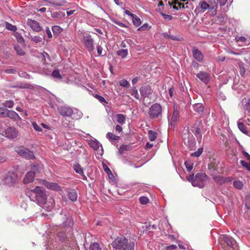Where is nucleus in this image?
Segmentation results:
<instances>
[{
    "label": "nucleus",
    "mask_w": 250,
    "mask_h": 250,
    "mask_svg": "<svg viewBox=\"0 0 250 250\" xmlns=\"http://www.w3.org/2000/svg\"><path fill=\"white\" fill-rule=\"evenodd\" d=\"M240 163L243 167H245L248 170L250 171V166L248 163L244 160L240 161Z\"/></svg>",
    "instance_id": "nucleus-55"
},
{
    "label": "nucleus",
    "mask_w": 250,
    "mask_h": 250,
    "mask_svg": "<svg viewBox=\"0 0 250 250\" xmlns=\"http://www.w3.org/2000/svg\"><path fill=\"white\" fill-rule=\"evenodd\" d=\"M178 0H172V1H168L169 5L172 8L177 10L185 8L184 4L178 1Z\"/></svg>",
    "instance_id": "nucleus-22"
},
{
    "label": "nucleus",
    "mask_w": 250,
    "mask_h": 250,
    "mask_svg": "<svg viewBox=\"0 0 250 250\" xmlns=\"http://www.w3.org/2000/svg\"><path fill=\"white\" fill-rule=\"evenodd\" d=\"M49 3L55 6H62L65 2L64 0H49L47 1Z\"/></svg>",
    "instance_id": "nucleus-30"
},
{
    "label": "nucleus",
    "mask_w": 250,
    "mask_h": 250,
    "mask_svg": "<svg viewBox=\"0 0 250 250\" xmlns=\"http://www.w3.org/2000/svg\"><path fill=\"white\" fill-rule=\"evenodd\" d=\"M113 250H134V243L128 242V240L124 236L117 237L111 244Z\"/></svg>",
    "instance_id": "nucleus-2"
},
{
    "label": "nucleus",
    "mask_w": 250,
    "mask_h": 250,
    "mask_svg": "<svg viewBox=\"0 0 250 250\" xmlns=\"http://www.w3.org/2000/svg\"><path fill=\"white\" fill-rule=\"evenodd\" d=\"M196 77L205 84H208L211 79L210 74L203 71H200L196 74Z\"/></svg>",
    "instance_id": "nucleus-9"
},
{
    "label": "nucleus",
    "mask_w": 250,
    "mask_h": 250,
    "mask_svg": "<svg viewBox=\"0 0 250 250\" xmlns=\"http://www.w3.org/2000/svg\"><path fill=\"white\" fill-rule=\"evenodd\" d=\"M89 145L92 147L94 150H98L100 147H101V151L103 152V147L102 145L96 139L91 140L89 141Z\"/></svg>",
    "instance_id": "nucleus-23"
},
{
    "label": "nucleus",
    "mask_w": 250,
    "mask_h": 250,
    "mask_svg": "<svg viewBox=\"0 0 250 250\" xmlns=\"http://www.w3.org/2000/svg\"><path fill=\"white\" fill-rule=\"evenodd\" d=\"M233 185L236 188L238 189H242L243 187L242 182L239 180L234 181Z\"/></svg>",
    "instance_id": "nucleus-42"
},
{
    "label": "nucleus",
    "mask_w": 250,
    "mask_h": 250,
    "mask_svg": "<svg viewBox=\"0 0 250 250\" xmlns=\"http://www.w3.org/2000/svg\"><path fill=\"white\" fill-rule=\"evenodd\" d=\"M95 97L102 103H106L105 99L101 96L96 95Z\"/></svg>",
    "instance_id": "nucleus-61"
},
{
    "label": "nucleus",
    "mask_w": 250,
    "mask_h": 250,
    "mask_svg": "<svg viewBox=\"0 0 250 250\" xmlns=\"http://www.w3.org/2000/svg\"><path fill=\"white\" fill-rule=\"evenodd\" d=\"M213 180L218 185H221L226 182V179L220 176H213Z\"/></svg>",
    "instance_id": "nucleus-25"
},
{
    "label": "nucleus",
    "mask_w": 250,
    "mask_h": 250,
    "mask_svg": "<svg viewBox=\"0 0 250 250\" xmlns=\"http://www.w3.org/2000/svg\"><path fill=\"white\" fill-rule=\"evenodd\" d=\"M73 168L76 173L81 175L83 174V170L81 166L79 164H76L74 165L73 166Z\"/></svg>",
    "instance_id": "nucleus-37"
},
{
    "label": "nucleus",
    "mask_w": 250,
    "mask_h": 250,
    "mask_svg": "<svg viewBox=\"0 0 250 250\" xmlns=\"http://www.w3.org/2000/svg\"><path fill=\"white\" fill-rule=\"evenodd\" d=\"M52 30L54 34L58 35L62 32V29L60 26L54 25L52 26Z\"/></svg>",
    "instance_id": "nucleus-36"
},
{
    "label": "nucleus",
    "mask_w": 250,
    "mask_h": 250,
    "mask_svg": "<svg viewBox=\"0 0 250 250\" xmlns=\"http://www.w3.org/2000/svg\"><path fill=\"white\" fill-rule=\"evenodd\" d=\"M160 14L163 17V18L167 21H169L171 20L173 18V17L172 16L164 14L162 12H161Z\"/></svg>",
    "instance_id": "nucleus-51"
},
{
    "label": "nucleus",
    "mask_w": 250,
    "mask_h": 250,
    "mask_svg": "<svg viewBox=\"0 0 250 250\" xmlns=\"http://www.w3.org/2000/svg\"><path fill=\"white\" fill-rule=\"evenodd\" d=\"M42 184L48 189L55 191L61 190V186L56 183L49 182L45 180L42 181Z\"/></svg>",
    "instance_id": "nucleus-12"
},
{
    "label": "nucleus",
    "mask_w": 250,
    "mask_h": 250,
    "mask_svg": "<svg viewBox=\"0 0 250 250\" xmlns=\"http://www.w3.org/2000/svg\"><path fill=\"white\" fill-rule=\"evenodd\" d=\"M131 95L134 96L136 99H139V95L135 87H132Z\"/></svg>",
    "instance_id": "nucleus-47"
},
{
    "label": "nucleus",
    "mask_w": 250,
    "mask_h": 250,
    "mask_svg": "<svg viewBox=\"0 0 250 250\" xmlns=\"http://www.w3.org/2000/svg\"><path fill=\"white\" fill-rule=\"evenodd\" d=\"M32 124L35 130L38 131H42V128L36 122H33Z\"/></svg>",
    "instance_id": "nucleus-58"
},
{
    "label": "nucleus",
    "mask_w": 250,
    "mask_h": 250,
    "mask_svg": "<svg viewBox=\"0 0 250 250\" xmlns=\"http://www.w3.org/2000/svg\"><path fill=\"white\" fill-rule=\"evenodd\" d=\"M14 49L16 51L17 54L20 56H22L24 54V52L22 49L18 45H14Z\"/></svg>",
    "instance_id": "nucleus-43"
},
{
    "label": "nucleus",
    "mask_w": 250,
    "mask_h": 250,
    "mask_svg": "<svg viewBox=\"0 0 250 250\" xmlns=\"http://www.w3.org/2000/svg\"><path fill=\"white\" fill-rule=\"evenodd\" d=\"M185 166L186 167V168H187L188 171L189 172L190 171H191L192 170V165H191L189 163H188V162H185Z\"/></svg>",
    "instance_id": "nucleus-59"
},
{
    "label": "nucleus",
    "mask_w": 250,
    "mask_h": 250,
    "mask_svg": "<svg viewBox=\"0 0 250 250\" xmlns=\"http://www.w3.org/2000/svg\"><path fill=\"white\" fill-rule=\"evenodd\" d=\"M139 201L142 205H146L149 202L148 198L145 196H142L139 198Z\"/></svg>",
    "instance_id": "nucleus-49"
},
{
    "label": "nucleus",
    "mask_w": 250,
    "mask_h": 250,
    "mask_svg": "<svg viewBox=\"0 0 250 250\" xmlns=\"http://www.w3.org/2000/svg\"><path fill=\"white\" fill-rule=\"evenodd\" d=\"M233 2V0H218L220 7L224 6L226 4H227V7L230 6Z\"/></svg>",
    "instance_id": "nucleus-35"
},
{
    "label": "nucleus",
    "mask_w": 250,
    "mask_h": 250,
    "mask_svg": "<svg viewBox=\"0 0 250 250\" xmlns=\"http://www.w3.org/2000/svg\"><path fill=\"white\" fill-rule=\"evenodd\" d=\"M120 85L123 87H128L129 86V82L125 80H122L119 82Z\"/></svg>",
    "instance_id": "nucleus-50"
},
{
    "label": "nucleus",
    "mask_w": 250,
    "mask_h": 250,
    "mask_svg": "<svg viewBox=\"0 0 250 250\" xmlns=\"http://www.w3.org/2000/svg\"><path fill=\"white\" fill-rule=\"evenodd\" d=\"M179 112L176 110H174L172 117L170 119V124L171 125L174 124L179 119Z\"/></svg>",
    "instance_id": "nucleus-26"
},
{
    "label": "nucleus",
    "mask_w": 250,
    "mask_h": 250,
    "mask_svg": "<svg viewBox=\"0 0 250 250\" xmlns=\"http://www.w3.org/2000/svg\"><path fill=\"white\" fill-rule=\"evenodd\" d=\"M68 197L70 200L74 202L77 199V193L74 189H71L68 192Z\"/></svg>",
    "instance_id": "nucleus-24"
},
{
    "label": "nucleus",
    "mask_w": 250,
    "mask_h": 250,
    "mask_svg": "<svg viewBox=\"0 0 250 250\" xmlns=\"http://www.w3.org/2000/svg\"><path fill=\"white\" fill-rule=\"evenodd\" d=\"M16 151L19 155L26 159H33L35 158L33 152L23 147H19Z\"/></svg>",
    "instance_id": "nucleus-7"
},
{
    "label": "nucleus",
    "mask_w": 250,
    "mask_h": 250,
    "mask_svg": "<svg viewBox=\"0 0 250 250\" xmlns=\"http://www.w3.org/2000/svg\"><path fill=\"white\" fill-rule=\"evenodd\" d=\"M116 53L118 56L121 57L122 58H125L128 55V50L127 49H121L117 51Z\"/></svg>",
    "instance_id": "nucleus-34"
},
{
    "label": "nucleus",
    "mask_w": 250,
    "mask_h": 250,
    "mask_svg": "<svg viewBox=\"0 0 250 250\" xmlns=\"http://www.w3.org/2000/svg\"><path fill=\"white\" fill-rule=\"evenodd\" d=\"M162 107L160 104L154 103L149 108L148 114L152 119H161L162 117Z\"/></svg>",
    "instance_id": "nucleus-6"
},
{
    "label": "nucleus",
    "mask_w": 250,
    "mask_h": 250,
    "mask_svg": "<svg viewBox=\"0 0 250 250\" xmlns=\"http://www.w3.org/2000/svg\"><path fill=\"white\" fill-rule=\"evenodd\" d=\"M246 207L250 209V194H248L246 196Z\"/></svg>",
    "instance_id": "nucleus-57"
},
{
    "label": "nucleus",
    "mask_w": 250,
    "mask_h": 250,
    "mask_svg": "<svg viewBox=\"0 0 250 250\" xmlns=\"http://www.w3.org/2000/svg\"><path fill=\"white\" fill-rule=\"evenodd\" d=\"M242 153L244 158L246 159L247 161H249L250 163V154L246 152L245 150L242 151Z\"/></svg>",
    "instance_id": "nucleus-60"
},
{
    "label": "nucleus",
    "mask_w": 250,
    "mask_h": 250,
    "mask_svg": "<svg viewBox=\"0 0 250 250\" xmlns=\"http://www.w3.org/2000/svg\"><path fill=\"white\" fill-rule=\"evenodd\" d=\"M106 137L107 139L110 140H118L119 139V136H117L111 132H108L106 134Z\"/></svg>",
    "instance_id": "nucleus-39"
},
{
    "label": "nucleus",
    "mask_w": 250,
    "mask_h": 250,
    "mask_svg": "<svg viewBox=\"0 0 250 250\" xmlns=\"http://www.w3.org/2000/svg\"><path fill=\"white\" fill-rule=\"evenodd\" d=\"M192 55L193 58L200 62H202L203 61L204 55L197 48H193L192 50Z\"/></svg>",
    "instance_id": "nucleus-14"
},
{
    "label": "nucleus",
    "mask_w": 250,
    "mask_h": 250,
    "mask_svg": "<svg viewBox=\"0 0 250 250\" xmlns=\"http://www.w3.org/2000/svg\"><path fill=\"white\" fill-rule=\"evenodd\" d=\"M65 15V12L60 11L51 13V17L53 18H61L64 17Z\"/></svg>",
    "instance_id": "nucleus-29"
},
{
    "label": "nucleus",
    "mask_w": 250,
    "mask_h": 250,
    "mask_svg": "<svg viewBox=\"0 0 250 250\" xmlns=\"http://www.w3.org/2000/svg\"><path fill=\"white\" fill-rule=\"evenodd\" d=\"M3 105L8 108H12L14 105V102L12 100L6 101L3 103Z\"/></svg>",
    "instance_id": "nucleus-48"
},
{
    "label": "nucleus",
    "mask_w": 250,
    "mask_h": 250,
    "mask_svg": "<svg viewBox=\"0 0 250 250\" xmlns=\"http://www.w3.org/2000/svg\"><path fill=\"white\" fill-rule=\"evenodd\" d=\"M14 36L16 38L17 41L20 43H23L24 40L22 36L18 32H15L14 33Z\"/></svg>",
    "instance_id": "nucleus-45"
},
{
    "label": "nucleus",
    "mask_w": 250,
    "mask_h": 250,
    "mask_svg": "<svg viewBox=\"0 0 250 250\" xmlns=\"http://www.w3.org/2000/svg\"><path fill=\"white\" fill-rule=\"evenodd\" d=\"M54 200L51 199L50 201L48 202L44 201L42 205H40L39 206L42 207L44 209L47 211H50L54 208Z\"/></svg>",
    "instance_id": "nucleus-16"
},
{
    "label": "nucleus",
    "mask_w": 250,
    "mask_h": 250,
    "mask_svg": "<svg viewBox=\"0 0 250 250\" xmlns=\"http://www.w3.org/2000/svg\"><path fill=\"white\" fill-rule=\"evenodd\" d=\"M218 9V0H206L199 2V5L194 10L195 13L204 12L207 10L209 11L210 14L215 16L217 14Z\"/></svg>",
    "instance_id": "nucleus-1"
},
{
    "label": "nucleus",
    "mask_w": 250,
    "mask_h": 250,
    "mask_svg": "<svg viewBox=\"0 0 250 250\" xmlns=\"http://www.w3.org/2000/svg\"><path fill=\"white\" fill-rule=\"evenodd\" d=\"M4 72L7 74H15L17 72V69L15 68L6 69L4 70Z\"/></svg>",
    "instance_id": "nucleus-52"
},
{
    "label": "nucleus",
    "mask_w": 250,
    "mask_h": 250,
    "mask_svg": "<svg viewBox=\"0 0 250 250\" xmlns=\"http://www.w3.org/2000/svg\"><path fill=\"white\" fill-rule=\"evenodd\" d=\"M151 26H149L147 23H145L141 27L138 28V30H146L150 28Z\"/></svg>",
    "instance_id": "nucleus-56"
},
{
    "label": "nucleus",
    "mask_w": 250,
    "mask_h": 250,
    "mask_svg": "<svg viewBox=\"0 0 250 250\" xmlns=\"http://www.w3.org/2000/svg\"><path fill=\"white\" fill-rule=\"evenodd\" d=\"M52 76L57 79H62V77L60 73L59 70H54L52 73Z\"/></svg>",
    "instance_id": "nucleus-46"
},
{
    "label": "nucleus",
    "mask_w": 250,
    "mask_h": 250,
    "mask_svg": "<svg viewBox=\"0 0 250 250\" xmlns=\"http://www.w3.org/2000/svg\"><path fill=\"white\" fill-rule=\"evenodd\" d=\"M82 42L84 47L89 52L94 50V40L91 35L87 32H82Z\"/></svg>",
    "instance_id": "nucleus-5"
},
{
    "label": "nucleus",
    "mask_w": 250,
    "mask_h": 250,
    "mask_svg": "<svg viewBox=\"0 0 250 250\" xmlns=\"http://www.w3.org/2000/svg\"><path fill=\"white\" fill-rule=\"evenodd\" d=\"M35 177V172H28L23 179V183L25 184H29L33 181Z\"/></svg>",
    "instance_id": "nucleus-21"
},
{
    "label": "nucleus",
    "mask_w": 250,
    "mask_h": 250,
    "mask_svg": "<svg viewBox=\"0 0 250 250\" xmlns=\"http://www.w3.org/2000/svg\"><path fill=\"white\" fill-rule=\"evenodd\" d=\"M4 116H5V117H8L15 120L20 119V117L17 112L14 110H9L7 109H6L5 113Z\"/></svg>",
    "instance_id": "nucleus-18"
},
{
    "label": "nucleus",
    "mask_w": 250,
    "mask_h": 250,
    "mask_svg": "<svg viewBox=\"0 0 250 250\" xmlns=\"http://www.w3.org/2000/svg\"><path fill=\"white\" fill-rule=\"evenodd\" d=\"M60 114L63 117H70L73 115L74 111L68 106H61L58 108Z\"/></svg>",
    "instance_id": "nucleus-10"
},
{
    "label": "nucleus",
    "mask_w": 250,
    "mask_h": 250,
    "mask_svg": "<svg viewBox=\"0 0 250 250\" xmlns=\"http://www.w3.org/2000/svg\"><path fill=\"white\" fill-rule=\"evenodd\" d=\"M29 198L39 205H42L46 201V195L43 188L37 186L30 192Z\"/></svg>",
    "instance_id": "nucleus-4"
},
{
    "label": "nucleus",
    "mask_w": 250,
    "mask_h": 250,
    "mask_svg": "<svg viewBox=\"0 0 250 250\" xmlns=\"http://www.w3.org/2000/svg\"><path fill=\"white\" fill-rule=\"evenodd\" d=\"M73 115V116L72 118L76 120L80 119L83 117V113L77 109H75V111H74Z\"/></svg>",
    "instance_id": "nucleus-28"
},
{
    "label": "nucleus",
    "mask_w": 250,
    "mask_h": 250,
    "mask_svg": "<svg viewBox=\"0 0 250 250\" xmlns=\"http://www.w3.org/2000/svg\"><path fill=\"white\" fill-rule=\"evenodd\" d=\"M127 146L122 145L120 146L119 151L120 154H123L127 149Z\"/></svg>",
    "instance_id": "nucleus-63"
},
{
    "label": "nucleus",
    "mask_w": 250,
    "mask_h": 250,
    "mask_svg": "<svg viewBox=\"0 0 250 250\" xmlns=\"http://www.w3.org/2000/svg\"><path fill=\"white\" fill-rule=\"evenodd\" d=\"M140 92L142 97L146 98L152 93V90L149 85H144L141 87Z\"/></svg>",
    "instance_id": "nucleus-15"
},
{
    "label": "nucleus",
    "mask_w": 250,
    "mask_h": 250,
    "mask_svg": "<svg viewBox=\"0 0 250 250\" xmlns=\"http://www.w3.org/2000/svg\"><path fill=\"white\" fill-rule=\"evenodd\" d=\"M132 20L133 24L136 26L138 27L141 24V21L140 18H139L137 16L134 15L132 18Z\"/></svg>",
    "instance_id": "nucleus-32"
},
{
    "label": "nucleus",
    "mask_w": 250,
    "mask_h": 250,
    "mask_svg": "<svg viewBox=\"0 0 250 250\" xmlns=\"http://www.w3.org/2000/svg\"><path fill=\"white\" fill-rule=\"evenodd\" d=\"M157 133L153 130L148 131V136L150 141H154L157 138Z\"/></svg>",
    "instance_id": "nucleus-38"
},
{
    "label": "nucleus",
    "mask_w": 250,
    "mask_h": 250,
    "mask_svg": "<svg viewBox=\"0 0 250 250\" xmlns=\"http://www.w3.org/2000/svg\"><path fill=\"white\" fill-rule=\"evenodd\" d=\"M235 40L237 42L240 43L241 45H248L250 44V38L244 36H236Z\"/></svg>",
    "instance_id": "nucleus-17"
},
{
    "label": "nucleus",
    "mask_w": 250,
    "mask_h": 250,
    "mask_svg": "<svg viewBox=\"0 0 250 250\" xmlns=\"http://www.w3.org/2000/svg\"><path fill=\"white\" fill-rule=\"evenodd\" d=\"M177 246L175 245H171L170 246H167L166 247V250H175L177 248Z\"/></svg>",
    "instance_id": "nucleus-64"
},
{
    "label": "nucleus",
    "mask_w": 250,
    "mask_h": 250,
    "mask_svg": "<svg viewBox=\"0 0 250 250\" xmlns=\"http://www.w3.org/2000/svg\"><path fill=\"white\" fill-rule=\"evenodd\" d=\"M5 27L7 29L11 31L15 32L17 30V27L15 25H13L8 22H5Z\"/></svg>",
    "instance_id": "nucleus-41"
},
{
    "label": "nucleus",
    "mask_w": 250,
    "mask_h": 250,
    "mask_svg": "<svg viewBox=\"0 0 250 250\" xmlns=\"http://www.w3.org/2000/svg\"><path fill=\"white\" fill-rule=\"evenodd\" d=\"M27 24L35 31L39 32L42 30V28L39 23L36 21L28 19Z\"/></svg>",
    "instance_id": "nucleus-13"
},
{
    "label": "nucleus",
    "mask_w": 250,
    "mask_h": 250,
    "mask_svg": "<svg viewBox=\"0 0 250 250\" xmlns=\"http://www.w3.org/2000/svg\"><path fill=\"white\" fill-rule=\"evenodd\" d=\"M203 151V149L202 147H200L198 149L197 151L192 153L190 154V156L191 157H199L201 154L202 153Z\"/></svg>",
    "instance_id": "nucleus-44"
},
{
    "label": "nucleus",
    "mask_w": 250,
    "mask_h": 250,
    "mask_svg": "<svg viewBox=\"0 0 250 250\" xmlns=\"http://www.w3.org/2000/svg\"><path fill=\"white\" fill-rule=\"evenodd\" d=\"M116 121L117 122L119 123L120 124L123 125L125 123V116L121 114H118L116 115Z\"/></svg>",
    "instance_id": "nucleus-27"
},
{
    "label": "nucleus",
    "mask_w": 250,
    "mask_h": 250,
    "mask_svg": "<svg viewBox=\"0 0 250 250\" xmlns=\"http://www.w3.org/2000/svg\"><path fill=\"white\" fill-rule=\"evenodd\" d=\"M193 108L195 111L198 113L203 112L204 107L202 104L200 103L195 104L193 105Z\"/></svg>",
    "instance_id": "nucleus-31"
},
{
    "label": "nucleus",
    "mask_w": 250,
    "mask_h": 250,
    "mask_svg": "<svg viewBox=\"0 0 250 250\" xmlns=\"http://www.w3.org/2000/svg\"><path fill=\"white\" fill-rule=\"evenodd\" d=\"M103 168L105 172L109 175V177L110 175L111 176H113V174L112 173L110 168L106 165L104 164H103Z\"/></svg>",
    "instance_id": "nucleus-54"
},
{
    "label": "nucleus",
    "mask_w": 250,
    "mask_h": 250,
    "mask_svg": "<svg viewBox=\"0 0 250 250\" xmlns=\"http://www.w3.org/2000/svg\"><path fill=\"white\" fill-rule=\"evenodd\" d=\"M17 177L16 175L14 173H9L8 175L5 176L2 180L3 184L11 187L14 185L16 183Z\"/></svg>",
    "instance_id": "nucleus-8"
},
{
    "label": "nucleus",
    "mask_w": 250,
    "mask_h": 250,
    "mask_svg": "<svg viewBox=\"0 0 250 250\" xmlns=\"http://www.w3.org/2000/svg\"><path fill=\"white\" fill-rule=\"evenodd\" d=\"M32 40L36 43L42 42V38L39 36H34L32 37Z\"/></svg>",
    "instance_id": "nucleus-62"
},
{
    "label": "nucleus",
    "mask_w": 250,
    "mask_h": 250,
    "mask_svg": "<svg viewBox=\"0 0 250 250\" xmlns=\"http://www.w3.org/2000/svg\"><path fill=\"white\" fill-rule=\"evenodd\" d=\"M202 128V123L199 122L197 125H196L193 127L192 131L194 134L199 139H201V129Z\"/></svg>",
    "instance_id": "nucleus-20"
},
{
    "label": "nucleus",
    "mask_w": 250,
    "mask_h": 250,
    "mask_svg": "<svg viewBox=\"0 0 250 250\" xmlns=\"http://www.w3.org/2000/svg\"><path fill=\"white\" fill-rule=\"evenodd\" d=\"M221 239L223 240L228 246L232 248L233 245L235 244V241L231 237L227 235H224Z\"/></svg>",
    "instance_id": "nucleus-19"
},
{
    "label": "nucleus",
    "mask_w": 250,
    "mask_h": 250,
    "mask_svg": "<svg viewBox=\"0 0 250 250\" xmlns=\"http://www.w3.org/2000/svg\"><path fill=\"white\" fill-rule=\"evenodd\" d=\"M208 177L205 173H197L194 177V174L192 173L187 178V180L191 183L193 187H197L199 188H203L205 183L208 180Z\"/></svg>",
    "instance_id": "nucleus-3"
},
{
    "label": "nucleus",
    "mask_w": 250,
    "mask_h": 250,
    "mask_svg": "<svg viewBox=\"0 0 250 250\" xmlns=\"http://www.w3.org/2000/svg\"><path fill=\"white\" fill-rule=\"evenodd\" d=\"M89 250H102V248L98 243L95 242L90 245Z\"/></svg>",
    "instance_id": "nucleus-40"
},
{
    "label": "nucleus",
    "mask_w": 250,
    "mask_h": 250,
    "mask_svg": "<svg viewBox=\"0 0 250 250\" xmlns=\"http://www.w3.org/2000/svg\"><path fill=\"white\" fill-rule=\"evenodd\" d=\"M239 66L240 69V74L242 76H243L245 73V68L244 66V63L242 62L239 63Z\"/></svg>",
    "instance_id": "nucleus-53"
},
{
    "label": "nucleus",
    "mask_w": 250,
    "mask_h": 250,
    "mask_svg": "<svg viewBox=\"0 0 250 250\" xmlns=\"http://www.w3.org/2000/svg\"><path fill=\"white\" fill-rule=\"evenodd\" d=\"M5 136L6 138L10 139H14L18 135L17 130L13 127H8L4 132Z\"/></svg>",
    "instance_id": "nucleus-11"
},
{
    "label": "nucleus",
    "mask_w": 250,
    "mask_h": 250,
    "mask_svg": "<svg viewBox=\"0 0 250 250\" xmlns=\"http://www.w3.org/2000/svg\"><path fill=\"white\" fill-rule=\"evenodd\" d=\"M237 126L239 130L245 134H247L248 132L247 130V128L244 125L240 122H237Z\"/></svg>",
    "instance_id": "nucleus-33"
}]
</instances>
